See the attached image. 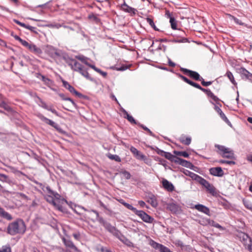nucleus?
<instances>
[{"mask_svg":"<svg viewBox=\"0 0 252 252\" xmlns=\"http://www.w3.org/2000/svg\"><path fill=\"white\" fill-rule=\"evenodd\" d=\"M121 8L126 12L132 13L134 15L136 13V10L135 8L130 7L127 5L125 1H124V3L121 5Z\"/></svg>","mask_w":252,"mask_h":252,"instance_id":"nucleus-21","label":"nucleus"},{"mask_svg":"<svg viewBox=\"0 0 252 252\" xmlns=\"http://www.w3.org/2000/svg\"><path fill=\"white\" fill-rule=\"evenodd\" d=\"M8 177L7 175L0 173V181L3 182H7Z\"/></svg>","mask_w":252,"mask_h":252,"instance_id":"nucleus-52","label":"nucleus"},{"mask_svg":"<svg viewBox=\"0 0 252 252\" xmlns=\"http://www.w3.org/2000/svg\"><path fill=\"white\" fill-rule=\"evenodd\" d=\"M135 215L138 216L143 221L146 223H153L154 219L148 215L144 211L142 210H138L136 208H134L132 211Z\"/></svg>","mask_w":252,"mask_h":252,"instance_id":"nucleus-6","label":"nucleus"},{"mask_svg":"<svg viewBox=\"0 0 252 252\" xmlns=\"http://www.w3.org/2000/svg\"><path fill=\"white\" fill-rule=\"evenodd\" d=\"M122 112L125 115V116L124 117L130 123L133 124H137V123H136L135 119L133 118V117L128 114V113L126 110L123 109Z\"/></svg>","mask_w":252,"mask_h":252,"instance_id":"nucleus-26","label":"nucleus"},{"mask_svg":"<svg viewBox=\"0 0 252 252\" xmlns=\"http://www.w3.org/2000/svg\"><path fill=\"white\" fill-rule=\"evenodd\" d=\"M29 156L31 157L32 158H34V159L39 161L40 160V158L39 156H38L37 155H36V154L34 153H32L31 154V155H29Z\"/></svg>","mask_w":252,"mask_h":252,"instance_id":"nucleus-55","label":"nucleus"},{"mask_svg":"<svg viewBox=\"0 0 252 252\" xmlns=\"http://www.w3.org/2000/svg\"><path fill=\"white\" fill-rule=\"evenodd\" d=\"M162 186L166 190L172 192L175 189L173 185L166 179H163L162 181Z\"/></svg>","mask_w":252,"mask_h":252,"instance_id":"nucleus-17","label":"nucleus"},{"mask_svg":"<svg viewBox=\"0 0 252 252\" xmlns=\"http://www.w3.org/2000/svg\"><path fill=\"white\" fill-rule=\"evenodd\" d=\"M236 236L242 242L245 249L252 252V239L247 234L239 231Z\"/></svg>","mask_w":252,"mask_h":252,"instance_id":"nucleus-3","label":"nucleus"},{"mask_svg":"<svg viewBox=\"0 0 252 252\" xmlns=\"http://www.w3.org/2000/svg\"><path fill=\"white\" fill-rule=\"evenodd\" d=\"M190 85L196 88H197L198 89H200L201 86L198 84H197L192 81H190L189 84Z\"/></svg>","mask_w":252,"mask_h":252,"instance_id":"nucleus-63","label":"nucleus"},{"mask_svg":"<svg viewBox=\"0 0 252 252\" xmlns=\"http://www.w3.org/2000/svg\"><path fill=\"white\" fill-rule=\"evenodd\" d=\"M200 90L202 91V92H203L204 93H206V94L209 96V95L211 93V91L210 90H208V89H204L202 87H200Z\"/></svg>","mask_w":252,"mask_h":252,"instance_id":"nucleus-61","label":"nucleus"},{"mask_svg":"<svg viewBox=\"0 0 252 252\" xmlns=\"http://www.w3.org/2000/svg\"><path fill=\"white\" fill-rule=\"evenodd\" d=\"M170 23L171 24V26L172 29L176 30L177 29V21L175 19V18L173 17H170Z\"/></svg>","mask_w":252,"mask_h":252,"instance_id":"nucleus-40","label":"nucleus"},{"mask_svg":"<svg viewBox=\"0 0 252 252\" xmlns=\"http://www.w3.org/2000/svg\"><path fill=\"white\" fill-rule=\"evenodd\" d=\"M186 35L185 31L179 30L178 31V33L177 34H174L173 36L178 37L180 39H185V42H186L187 41V39L185 37Z\"/></svg>","mask_w":252,"mask_h":252,"instance_id":"nucleus-31","label":"nucleus"},{"mask_svg":"<svg viewBox=\"0 0 252 252\" xmlns=\"http://www.w3.org/2000/svg\"><path fill=\"white\" fill-rule=\"evenodd\" d=\"M35 183L46 193L44 196L46 200L53 205L60 211L63 212L64 208L62 204L64 203H66V200L62 198L60 194L57 192L53 190L49 186H45L42 183L38 182H35Z\"/></svg>","mask_w":252,"mask_h":252,"instance_id":"nucleus-1","label":"nucleus"},{"mask_svg":"<svg viewBox=\"0 0 252 252\" xmlns=\"http://www.w3.org/2000/svg\"><path fill=\"white\" fill-rule=\"evenodd\" d=\"M224 76H226L229 79V80L232 84L234 85H237V83L235 80L234 76L231 71H230L229 70H227Z\"/></svg>","mask_w":252,"mask_h":252,"instance_id":"nucleus-28","label":"nucleus"},{"mask_svg":"<svg viewBox=\"0 0 252 252\" xmlns=\"http://www.w3.org/2000/svg\"><path fill=\"white\" fill-rule=\"evenodd\" d=\"M206 189L211 193L214 194L215 192V188L213 185L210 183L206 187Z\"/></svg>","mask_w":252,"mask_h":252,"instance_id":"nucleus-44","label":"nucleus"},{"mask_svg":"<svg viewBox=\"0 0 252 252\" xmlns=\"http://www.w3.org/2000/svg\"><path fill=\"white\" fill-rule=\"evenodd\" d=\"M192 208L195 209L199 212L203 213L208 216H210L209 208L202 204H198L195 205L194 207H192Z\"/></svg>","mask_w":252,"mask_h":252,"instance_id":"nucleus-14","label":"nucleus"},{"mask_svg":"<svg viewBox=\"0 0 252 252\" xmlns=\"http://www.w3.org/2000/svg\"><path fill=\"white\" fill-rule=\"evenodd\" d=\"M167 209L173 214H178L181 211L180 206L174 202L168 203L167 204Z\"/></svg>","mask_w":252,"mask_h":252,"instance_id":"nucleus-11","label":"nucleus"},{"mask_svg":"<svg viewBox=\"0 0 252 252\" xmlns=\"http://www.w3.org/2000/svg\"><path fill=\"white\" fill-rule=\"evenodd\" d=\"M164 157L170 160L171 161L174 162H175V160H176V159L177 158V157L173 155L170 153H168V152L164 153Z\"/></svg>","mask_w":252,"mask_h":252,"instance_id":"nucleus-33","label":"nucleus"},{"mask_svg":"<svg viewBox=\"0 0 252 252\" xmlns=\"http://www.w3.org/2000/svg\"><path fill=\"white\" fill-rule=\"evenodd\" d=\"M63 241L66 247L71 249L75 252H79L77 248L74 245L73 243L69 239H67L64 238H63Z\"/></svg>","mask_w":252,"mask_h":252,"instance_id":"nucleus-19","label":"nucleus"},{"mask_svg":"<svg viewBox=\"0 0 252 252\" xmlns=\"http://www.w3.org/2000/svg\"><path fill=\"white\" fill-rule=\"evenodd\" d=\"M1 211L0 212V215L4 219L10 220L12 219V217L11 215L9 214L8 212L5 211L4 209L2 208V210H0Z\"/></svg>","mask_w":252,"mask_h":252,"instance_id":"nucleus-30","label":"nucleus"},{"mask_svg":"<svg viewBox=\"0 0 252 252\" xmlns=\"http://www.w3.org/2000/svg\"><path fill=\"white\" fill-rule=\"evenodd\" d=\"M24 47L28 49L30 52L38 56H40L42 54V50L33 43L27 42Z\"/></svg>","mask_w":252,"mask_h":252,"instance_id":"nucleus-9","label":"nucleus"},{"mask_svg":"<svg viewBox=\"0 0 252 252\" xmlns=\"http://www.w3.org/2000/svg\"><path fill=\"white\" fill-rule=\"evenodd\" d=\"M66 63L70 67L71 69L74 71H77L79 69L82 65L78 62L76 60L70 58L64 59Z\"/></svg>","mask_w":252,"mask_h":252,"instance_id":"nucleus-8","label":"nucleus"},{"mask_svg":"<svg viewBox=\"0 0 252 252\" xmlns=\"http://www.w3.org/2000/svg\"><path fill=\"white\" fill-rule=\"evenodd\" d=\"M244 206L248 209L252 211V204L248 200H243Z\"/></svg>","mask_w":252,"mask_h":252,"instance_id":"nucleus-47","label":"nucleus"},{"mask_svg":"<svg viewBox=\"0 0 252 252\" xmlns=\"http://www.w3.org/2000/svg\"><path fill=\"white\" fill-rule=\"evenodd\" d=\"M159 252H172L169 248L164 246L163 245L161 247Z\"/></svg>","mask_w":252,"mask_h":252,"instance_id":"nucleus-53","label":"nucleus"},{"mask_svg":"<svg viewBox=\"0 0 252 252\" xmlns=\"http://www.w3.org/2000/svg\"><path fill=\"white\" fill-rule=\"evenodd\" d=\"M130 151L137 159L145 160L146 159V157L135 147L131 146Z\"/></svg>","mask_w":252,"mask_h":252,"instance_id":"nucleus-13","label":"nucleus"},{"mask_svg":"<svg viewBox=\"0 0 252 252\" xmlns=\"http://www.w3.org/2000/svg\"><path fill=\"white\" fill-rule=\"evenodd\" d=\"M146 201L154 208H156L158 206L156 197L153 194H150L146 196Z\"/></svg>","mask_w":252,"mask_h":252,"instance_id":"nucleus-16","label":"nucleus"},{"mask_svg":"<svg viewBox=\"0 0 252 252\" xmlns=\"http://www.w3.org/2000/svg\"><path fill=\"white\" fill-rule=\"evenodd\" d=\"M236 236L242 242L245 249L252 252V239L247 234L239 231Z\"/></svg>","mask_w":252,"mask_h":252,"instance_id":"nucleus-4","label":"nucleus"},{"mask_svg":"<svg viewBox=\"0 0 252 252\" xmlns=\"http://www.w3.org/2000/svg\"><path fill=\"white\" fill-rule=\"evenodd\" d=\"M129 66H128V65L124 64V65H122L120 67H118L117 68V70H119V71H124V70L127 69Z\"/></svg>","mask_w":252,"mask_h":252,"instance_id":"nucleus-60","label":"nucleus"},{"mask_svg":"<svg viewBox=\"0 0 252 252\" xmlns=\"http://www.w3.org/2000/svg\"><path fill=\"white\" fill-rule=\"evenodd\" d=\"M2 98V96L0 95V99ZM0 107L4 108L6 111L8 112H12V108L2 99L0 100Z\"/></svg>","mask_w":252,"mask_h":252,"instance_id":"nucleus-27","label":"nucleus"},{"mask_svg":"<svg viewBox=\"0 0 252 252\" xmlns=\"http://www.w3.org/2000/svg\"><path fill=\"white\" fill-rule=\"evenodd\" d=\"M26 230V224L21 219H17L9 223L7 228V233L11 235H15L17 234H23Z\"/></svg>","mask_w":252,"mask_h":252,"instance_id":"nucleus-2","label":"nucleus"},{"mask_svg":"<svg viewBox=\"0 0 252 252\" xmlns=\"http://www.w3.org/2000/svg\"><path fill=\"white\" fill-rule=\"evenodd\" d=\"M212 99H213L215 101H217L219 100V98L217 96H216L212 92L209 95Z\"/></svg>","mask_w":252,"mask_h":252,"instance_id":"nucleus-64","label":"nucleus"},{"mask_svg":"<svg viewBox=\"0 0 252 252\" xmlns=\"http://www.w3.org/2000/svg\"><path fill=\"white\" fill-rule=\"evenodd\" d=\"M200 81L201 82V84L203 86H205V87L211 85L212 84V81H208V82L205 81L203 78H202Z\"/></svg>","mask_w":252,"mask_h":252,"instance_id":"nucleus-51","label":"nucleus"},{"mask_svg":"<svg viewBox=\"0 0 252 252\" xmlns=\"http://www.w3.org/2000/svg\"><path fill=\"white\" fill-rule=\"evenodd\" d=\"M63 28H64V29H67V32L68 34L71 33V31H75V30L73 28L68 26H66L64 24L63 25Z\"/></svg>","mask_w":252,"mask_h":252,"instance_id":"nucleus-58","label":"nucleus"},{"mask_svg":"<svg viewBox=\"0 0 252 252\" xmlns=\"http://www.w3.org/2000/svg\"><path fill=\"white\" fill-rule=\"evenodd\" d=\"M197 182L199 183L200 185L203 186L204 187L206 188L207 186L209 185L210 183L209 182H208L206 180L204 179L201 176H199L197 178V180L196 181Z\"/></svg>","mask_w":252,"mask_h":252,"instance_id":"nucleus-29","label":"nucleus"},{"mask_svg":"<svg viewBox=\"0 0 252 252\" xmlns=\"http://www.w3.org/2000/svg\"><path fill=\"white\" fill-rule=\"evenodd\" d=\"M122 173V174L123 175L124 177L126 179H129L130 178L131 175L129 172L125 170V171H123Z\"/></svg>","mask_w":252,"mask_h":252,"instance_id":"nucleus-54","label":"nucleus"},{"mask_svg":"<svg viewBox=\"0 0 252 252\" xmlns=\"http://www.w3.org/2000/svg\"><path fill=\"white\" fill-rule=\"evenodd\" d=\"M75 58L81 61L82 63H84L85 64H88V63L87 61V58L84 56H76Z\"/></svg>","mask_w":252,"mask_h":252,"instance_id":"nucleus-45","label":"nucleus"},{"mask_svg":"<svg viewBox=\"0 0 252 252\" xmlns=\"http://www.w3.org/2000/svg\"><path fill=\"white\" fill-rule=\"evenodd\" d=\"M138 125L141 126L143 129H144L145 130L147 131L148 133L152 136H153L154 137L155 135L154 134V133L151 131V130L150 129H149L148 127H147L146 126H144L143 125H142V124H138Z\"/></svg>","mask_w":252,"mask_h":252,"instance_id":"nucleus-46","label":"nucleus"},{"mask_svg":"<svg viewBox=\"0 0 252 252\" xmlns=\"http://www.w3.org/2000/svg\"><path fill=\"white\" fill-rule=\"evenodd\" d=\"M9 168L11 170V171L15 173V174H17V173H22V172L21 171H20L19 170H18V169H17L16 168H15V167H12V166H9Z\"/></svg>","mask_w":252,"mask_h":252,"instance_id":"nucleus-62","label":"nucleus"},{"mask_svg":"<svg viewBox=\"0 0 252 252\" xmlns=\"http://www.w3.org/2000/svg\"><path fill=\"white\" fill-rule=\"evenodd\" d=\"M175 162L187 167L191 164L190 162L178 157H177L176 160H175Z\"/></svg>","mask_w":252,"mask_h":252,"instance_id":"nucleus-24","label":"nucleus"},{"mask_svg":"<svg viewBox=\"0 0 252 252\" xmlns=\"http://www.w3.org/2000/svg\"><path fill=\"white\" fill-rule=\"evenodd\" d=\"M241 73L242 75L252 82V74L251 73L246 70L245 68H241Z\"/></svg>","mask_w":252,"mask_h":252,"instance_id":"nucleus-23","label":"nucleus"},{"mask_svg":"<svg viewBox=\"0 0 252 252\" xmlns=\"http://www.w3.org/2000/svg\"><path fill=\"white\" fill-rule=\"evenodd\" d=\"M63 24H59V23H57V24H50L48 26V27H50V28H56V29H59L61 27H63Z\"/></svg>","mask_w":252,"mask_h":252,"instance_id":"nucleus-50","label":"nucleus"},{"mask_svg":"<svg viewBox=\"0 0 252 252\" xmlns=\"http://www.w3.org/2000/svg\"><path fill=\"white\" fill-rule=\"evenodd\" d=\"M58 94L62 98V99H63L64 100H68V101H70L71 102V103L72 104V105L74 107H76V104L71 98H70V97H65L63 94H62V93H58Z\"/></svg>","mask_w":252,"mask_h":252,"instance_id":"nucleus-35","label":"nucleus"},{"mask_svg":"<svg viewBox=\"0 0 252 252\" xmlns=\"http://www.w3.org/2000/svg\"><path fill=\"white\" fill-rule=\"evenodd\" d=\"M220 118L227 124H230V122H229V120L227 119V118L226 117L225 114L223 113L221 115H220Z\"/></svg>","mask_w":252,"mask_h":252,"instance_id":"nucleus-56","label":"nucleus"},{"mask_svg":"<svg viewBox=\"0 0 252 252\" xmlns=\"http://www.w3.org/2000/svg\"><path fill=\"white\" fill-rule=\"evenodd\" d=\"M82 208L85 211H88L89 212H93L96 215V220H98V221L100 223L102 224L103 225L104 224V223H105L106 222V221L103 219L102 217L99 216L98 212L97 211H96V210H88L85 209L84 207H82Z\"/></svg>","mask_w":252,"mask_h":252,"instance_id":"nucleus-22","label":"nucleus"},{"mask_svg":"<svg viewBox=\"0 0 252 252\" xmlns=\"http://www.w3.org/2000/svg\"><path fill=\"white\" fill-rule=\"evenodd\" d=\"M147 22L156 31H158V29L156 27L154 22L151 18L148 17L146 18Z\"/></svg>","mask_w":252,"mask_h":252,"instance_id":"nucleus-41","label":"nucleus"},{"mask_svg":"<svg viewBox=\"0 0 252 252\" xmlns=\"http://www.w3.org/2000/svg\"><path fill=\"white\" fill-rule=\"evenodd\" d=\"M14 38H15V40L19 41L21 43V44H22L23 46H25V45H26V43L27 42V41H26V40H25L22 39L21 38H20V37L19 36H18V35H15V36H14Z\"/></svg>","mask_w":252,"mask_h":252,"instance_id":"nucleus-48","label":"nucleus"},{"mask_svg":"<svg viewBox=\"0 0 252 252\" xmlns=\"http://www.w3.org/2000/svg\"><path fill=\"white\" fill-rule=\"evenodd\" d=\"M218 162L220 164H227L229 165H234L235 164V162L234 161L224 159H220L218 161Z\"/></svg>","mask_w":252,"mask_h":252,"instance_id":"nucleus-42","label":"nucleus"},{"mask_svg":"<svg viewBox=\"0 0 252 252\" xmlns=\"http://www.w3.org/2000/svg\"><path fill=\"white\" fill-rule=\"evenodd\" d=\"M0 252H11V248L7 246H2L0 249Z\"/></svg>","mask_w":252,"mask_h":252,"instance_id":"nucleus-49","label":"nucleus"},{"mask_svg":"<svg viewBox=\"0 0 252 252\" xmlns=\"http://www.w3.org/2000/svg\"><path fill=\"white\" fill-rule=\"evenodd\" d=\"M180 140L183 144L186 145H189L191 143V138L190 137L182 136Z\"/></svg>","mask_w":252,"mask_h":252,"instance_id":"nucleus-32","label":"nucleus"},{"mask_svg":"<svg viewBox=\"0 0 252 252\" xmlns=\"http://www.w3.org/2000/svg\"><path fill=\"white\" fill-rule=\"evenodd\" d=\"M174 153L177 155V156H183L185 158H188L189 157V154L186 152H185V151H175L174 152Z\"/></svg>","mask_w":252,"mask_h":252,"instance_id":"nucleus-39","label":"nucleus"},{"mask_svg":"<svg viewBox=\"0 0 252 252\" xmlns=\"http://www.w3.org/2000/svg\"><path fill=\"white\" fill-rule=\"evenodd\" d=\"M37 116L41 121L44 122L45 124L49 125L51 126L54 127L58 131H61L62 129L60 127V126L52 120L47 118L46 117H44L42 114L40 113L38 114L37 115Z\"/></svg>","mask_w":252,"mask_h":252,"instance_id":"nucleus-7","label":"nucleus"},{"mask_svg":"<svg viewBox=\"0 0 252 252\" xmlns=\"http://www.w3.org/2000/svg\"><path fill=\"white\" fill-rule=\"evenodd\" d=\"M103 226L107 230L115 235H118L119 233V231L114 226L108 222L104 223Z\"/></svg>","mask_w":252,"mask_h":252,"instance_id":"nucleus-18","label":"nucleus"},{"mask_svg":"<svg viewBox=\"0 0 252 252\" xmlns=\"http://www.w3.org/2000/svg\"><path fill=\"white\" fill-rule=\"evenodd\" d=\"M62 82L63 87L67 89L71 93L79 97L82 96L81 94L76 91L74 88L71 86L67 81L63 80Z\"/></svg>","mask_w":252,"mask_h":252,"instance_id":"nucleus-15","label":"nucleus"},{"mask_svg":"<svg viewBox=\"0 0 252 252\" xmlns=\"http://www.w3.org/2000/svg\"><path fill=\"white\" fill-rule=\"evenodd\" d=\"M183 172L185 175L190 177L192 180L195 181L197 180V178L199 176L198 175L188 170H185Z\"/></svg>","mask_w":252,"mask_h":252,"instance_id":"nucleus-25","label":"nucleus"},{"mask_svg":"<svg viewBox=\"0 0 252 252\" xmlns=\"http://www.w3.org/2000/svg\"><path fill=\"white\" fill-rule=\"evenodd\" d=\"M150 245L154 249L160 250L161 247L162 246V244L158 243L153 240H151L150 241Z\"/></svg>","mask_w":252,"mask_h":252,"instance_id":"nucleus-34","label":"nucleus"},{"mask_svg":"<svg viewBox=\"0 0 252 252\" xmlns=\"http://www.w3.org/2000/svg\"><path fill=\"white\" fill-rule=\"evenodd\" d=\"M215 147L217 149L216 152L222 158L231 159H234V154L231 149L219 144H215Z\"/></svg>","mask_w":252,"mask_h":252,"instance_id":"nucleus-5","label":"nucleus"},{"mask_svg":"<svg viewBox=\"0 0 252 252\" xmlns=\"http://www.w3.org/2000/svg\"><path fill=\"white\" fill-rule=\"evenodd\" d=\"M107 157L111 160H114L115 161L119 162L121 161L120 157L117 155H112L109 154L107 155Z\"/></svg>","mask_w":252,"mask_h":252,"instance_id":"nucleus-37","label":"nucleus"},{"mask_svg":"<svg viewBox=\"0 0 252 252\" xmlns=\"http://www.w3.org/2000/svg\"><path fill=\"white\" fill-rule=\"evenodd\" d=\"M179 77L182 79L183 81H184L185 82H186L187 83L189 84L191 80H189V79H188L187 77H185L184 76L182 75H181V74H179Z\"/></svg>","mask_w":252,"mask_h":252,"instance_id":"nucleus-59","label":"nucleus"},{"mask_svg":"<svg viewBox=\"0 0 252 252\" xmlns=\"http://www.w3.org/2000/svg\"><path fill=\"white\" fill-rule=\"evenodd\" d=\"M181 70L186 74H188L191 78L197 81H200L202 78L198 73L196 71L189 70L185 68H181Z\"/></svg>","mask_w":252,"mask_h":252,"instance_id":"nucleus-10","label":"nucleus"},{"mask_svg":"<svg viewBox=\"0 0 252 252\" xmlns=\"http://www.w3.org/2000/svg\"><path fill=\"white\" fill-rule=\"evenodd\" d=\"M118 201L122 204H123L124 206H125L126 208H127L128 209L131 210V211H132V210L133 209V208L134 207H133L131 205L128 204V203H126L124 199H119L118 200Z\"/></svg>","mask_w":252,"mask_h":252,"instance_id":"nucleus-36","label":"nucleus"},{"mask_svg":"<svg viewBox=\"0 0 252 252\" xmlns=\"http://www.w3.org/2000/svg\"><path fill=\"white\" fill-rule=\"evenodd\" d=\"M138 203L139 205L141 207H142V208H144V207H146V208H147V209L149 208V206H147V205L146 204L145 202L144 201H142V200H139V201H138Z\"/></svg>","mask_w":252,"mask_h":252,"instance_id":"nucleus-57","label":"nucleus"},{"mask_svg":"<svg viewBox=\"0 0 252 252\" xmlns=\"http://www.w3.org/2000/svg\"><path fill=\"white\" fill-rule=\"evenodd\" d=\"M209 173L212 175L217 177H222L224 172L220 167H212L209 169Z\"/></svg>","mask_w":252,"mask_h":252,"instance_id":"nucleus-12","label":"nucleus"},{"mask_svg":"<svg viewBox=\"0 0 252 252\" xmlns=\"http://www.w3.org/2000/svg\"><path fill=\"white\" fill-rule=\"evenodd\" d=\"M120 240L126 245L129 247H133V244L127 238L124 237L123 239H120Z\"/></svg>","mask_w":252,"mask_h":252,"instance_id":"nucleus-38","label":"nucleus"},{"mask_svg":"<svg viewBox=\"0 0 252 252\" xmlns=\"http://www.w3.org/2000/svg\"><path fill=\"white\" fill-rule=\"evenodd\" d=\"M209 223L210 224L212 225V226L220 229V230H223V227L219 223L216 222L214 220H209Z\"/></svg>","mask_w":252,"mask_h":252,"instance_id":"nucleus-43","label":"nucleus"},{"mask_svg":"<svg viewBox=\"0 0 252 252\" xmlns=\"http://www.w3.org/2000/svg\"><path fill=\"white\" fill-rule=\"evenodd\" d=\"M76 72H79L80 74H81L83 76L86 78L87 79L93 80V79L90 77L87 69L83 65L80 67L79 69H78Z\"/></svg>","mask_w":252,"mask_h":252,"instance_id":"nucleus-20","label":"nucleus"}]
</instances>
